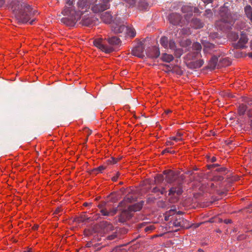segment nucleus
<instances>
[{"instance_id":"obj_25","label":"nucleus","mask_w":252,"mask_h":252,"mask_svg":"<svg viewBox=\"0 0 252 252\" xmlns=\"http://www.w3.org/2000/svg\"><path fill=\"white\" fill-rule=\"evenodd\" d=\"M244 10L247 17L252 22V8L251 5H246L245 7Z\"/></svg>"},{"instance_id":"obj_31","label":"nucleus","mask_w":252,"mask_h":252,"mask_svg":"<svg viewBox=\"0 0 252 252\" xmlns=\"http://www.w3.org/2000/svg\"><path fill=\"white\" fill-rule=\"evenodd\" d=\"M164 176L162 174H158L155 177V182L156 184L161 183L164 180Z\"/></svg>"},{"instance_id":"obj_7","label":"nucleus","mask_w":252,"mask_h":252,"mask_svg":"<svg viewBox=\"0 0 252 252\" xmlns=\"http://www.w3.org/2000/svg\"><path fill=\"white\" fill-rule=\"evenodd\" d=\"M112 0H99V3L91 6L92 11L95 13L103 12L110 8Z\"/></svg>"},{"instance_id":"obj_63","label":"nucleus","mask_w":252,"mask_h":252,"mask_svg":"<svg viewBox=\"0 0 252 252\" xmlns=\"http://www.w3.org/2000/svg\"><path fill=\"white\" fill-rule=\"evenodd\" d=\"M159 192H160V194H164L166 193V191L164 188H162L161 189H160Z\"/></svg>"},{"instance_id":"obj_22","label":"nucleus","mask_w":252,"mask_h":252,"mask_svg":"<svg viewBox=\"0 0 252 252\" xmlns=\"http://www.w3.org/2000/svg\"><path fill=\"white\" fill-rule=\"evenodd\" d=\"M144 204V201H141L139 202H138L134 205L129 206L128 207L129 210L131 211V212H137L140 211L143 207Z\"/></svg>"},{"instance_id":"obj_16","label":"nucleus","mask_w":252,"mask_h":252,"mask_svg":"<svg viewBox=\"0 0 252 252\" xmlns=\"http://www.w3.org/2000/svg\"><path fill=\"white\" fill-rule=\"evenodd\" d=\"M248 39L246 34L242 33L241 35L240 38L238 42L234 44V47L235 49H242L244 48L245 44L247 43Z\"/></svg>"},{"instance_id":"obj_12","label":"nucleus","mask_w":252,"mask_h":252,"mask_svg":"<svg viewBox=\"0 0 252 252\" xmlns=\"http://www.w3.org/2000/svg\"><path fill=\"white\" fill-rule=\"evenodd\" d=\"M203 46V51L205 54H212L218 51V47L209 42L205 41Z\"/></svg>"},{"instance_id":"obj_13","label":"nucleus","mask_w":252,"mask_h":252,"mask_svg":"<svg viewBox=\"0 0 252 252\" xmlns=\"http://www.w3.org/2000/svg\"><path fill=\"white\" fill-rule=\"evenodd\" d=\"M144 51V47L143 44L140 43L132 50L131 53L133 56L140 58H143L145 56Z\"/></svg>"},{"instance_id":"obj_38","label":"nucleus","mask_w":252,"mask_h":252,"mask_svg":"<svg viewBox=\"0 0 252 252\" xmlns=\"http://www.w3.org/2000/svg\"><path fill=\"white\" fill-rule=\"evenodd\" d=\"M108 205H107V203L105 201L101 202L99 204H98L97 207L100 210H102L103 209H105L108 208Z\"/></svg>"},{"instance_id":"obj_42","label":"nucleus","mask_w":252,"mask_h":252,"mask_svg":"<svg viewBox=\"0 0 252 252\" xmlns=\"http://www.w3.org/2000/svg\"><path fill=\"white\" fill-rule=\"evenodd\" d=\"M204 15L207 17L210 18L213 17V13L211 9H208L205 10Z\"/></svg>"},{"instance_id":"obj_43","label":"nucleus","mask_w":252,"mask_h":252,"mask_svg":"<svg viewBox=\"0 0 252 252\" xmlns=\"http://www.w3.org/2000/svg\"><path fill=\"white\" fill-rule=\"evenodd\" d=\"M155 228V226L153 225H150L146 226L144 228V231L146 232H150L153 231Z\"/></svg>"},{"instance_id":"obj_58","label":"nucleus","mask_w":252,"mask_h":252,"mask_svg":"<svg viewBox=\"0 0 252 252\" xmlns=\"http://www.w3.org/2000/svg\"><path fill=\"white\" fill-rule=\"evenodd\" d=\"M244 210H245L247 212H251L252 211V204L250 205L249 208L244 209Z\"/></svg>"},{"instance_id":"obj_27","label":"nucleus","mask_w":252,"mask_h":252,"mask_svg":"<svg viewBox=\"0 0 252 252\" xmlns=\"http://www.w3.org/2000/svg\"><path fill=\"white\" fill-rule=\"evenodd\" d=\"M161 59L164 62L170 63L174 60V57L172 55L164 53L162 55Z\"/></svg>"},{"instance_id":"obj_47","label":"nucleus","mask_w":252,"mask_h":252,"mask_svg":"<svg viewBox=\"0 0 252 252\" xmlns=\"http://www.w3.org/2000/svg\"><path fill=\"white\" fill-rule=\"evenodd\" d=\"M216 171L223 174L226 173V171H227V169L226 168L223 167L216 169Z\"/></svg>"},{"instance_id":"obj_57","label":"nucleus","mask_w":252,"mask_h":252,"mask_svg":"<svg viewBox=\"0 0 252 252\" xmlns=\"http://www.w3.org/2000/svg\"><path fill=\"white\" fill-rule=\"evenodd\" d=\"M164 220L166 221L170 220V222L172 221L171 218H170V217L168 215H167L166 213L164 214Z\"/></svg>"},{"instance_id":"obj_60","label":"nucleus","mask_w":252,"mask_h":252,"mask_svg":"<svg viewBox=\"0 0 252 252\" xmlns=\"http://www.w3.org/2000/svg\"><path fill=\"white\" fill-rule=\"evenodd\" d=\"M170 139L172 141V140H174V141H177L178 140H181L182 138H180L178 137H172L170 138Z\"/></svg>"},{"instance_id":"obj_51","label":"nucleus","mask_w":252,"mask_h":252,"mask_svg":"<svg viewBox=\"0 0 252 252\" xmlns=\"http://www.w3.org/2000/svg\"><path fill=\"white\" fill-rule=\"evenodd\" d=\"M117 161H118V159H116L114 158H111V159H110L108 160V162H109V163H110L111 164H115L117 162Z\"/></svg>"},{"instance_id":"obj_1","label":"nucleus","mask_w":252,"mask_h":252,"mask_svg":"<svg viewBox=\"0 0 252 252\" xmlns=\"http://www.w3.org/2000/svg\"><path fill=\"white\" fill-rule=\"evenodd\" d=\"M19 23H27L37 13L25 0H12L7 4Z\"/></svg>"},{"instance_id":"obj_56","label":"nucleus","mask_w":252,"mask_h":252,"mask_svg":"<svg viewBox=\"0 0 252 252\" xmlns=\"http://www.w3.org/2000/svg\"><path fill=\"white\" fill-rule=\"evenodd\" d=\"M120 173L118 172L116 175V176H113L112 177V180L114 182H115L117 180L118 178H119V176L120 175Z\"/></svg>"},{"instance_id":"obj_28","label":"nucleus","mask_w":252,"mask_h":252,"mask_svg":"<svg viewBox=\"0 0 252 252\" xmlns=\"http://www.w3.org/2000/svg\"><path fill=\"white\" fill-rule=\"evenodd\" d=\"M169 40H168V38L165 36H162L159 40L160 44L164 48H168V42Z\"/></svg>"},{"instance_id":"obj_11","label":"nucleus","mask_w":252,"mask_h":252,"mask_svg":"<svg viewBox=\"0 0 252 252\" xmlns=\"http://www.w3.org/2000/svg\"><path fill=\"white\" fill-rule=\"evenodd\" d=\"M132 216V212L129 210V208L127 209H124L118 216V220L120 222L124 223L130 219Z\"/></svg>"},{"instance_id":"obj_14","label":"nucleus","mask_w":252,"mask_h":252,"mask_svg":"<svg viewBox=\"0 0 252 252\" xmlns=\"http://www.w3.org/2000/svg\"><path fill=\"white\" fill-rule=\"evenodd\" d=\"M169 22L173 25H178L181 24V17L176 13H172L168 16Z\"/></svg>"},{"instance_id":"obj_29","label":"nucleus","mask_w":252,"mask_h":252,"mask_svg":"<svg viewBox=\"0 0 252 252\" xmlns=\"http://www.w3.org/2000/svg\"><path fill=\"white\" fill-rule=\"evenodd\" d=\"M125 34L128 35L131 37H134L136 35V32L134 28L129 27L127 26V30L126 31Z\"/></svg>"},{"instance_id":"obj_64","label":"nucleus","mask_w":252,"mask_h":252,"mask_svg":"<svg viewBox=\"0 0 252 252\" xmlns=\"http://www.w3.org/2000/svg\"><path fill=\"white\" fill-rule=\"evenodd\" d=\"M61 211H62L61 208L58 207V208H57L56 209V210H55V213L56 214H59L60 212H61Z\"/></svg>"},{"instance_id":"obj_34","label":"nucleus","mask_w":252,"mask_h":252,"mask_svg":"<svg viewBox=\"0 0 252 252\" xmlns=\"http://www.w3.org/2000/svg\"><path fill=\"white\" fill-rule=\"evenodd\" d=\"M176 213V208L175 206H172V208L170 209L169 211L166 212V214L167 215H168L170 217H173Z\"/></svg>"},{"instance_id":"obj_53","label":"nucleus","mask_w":252,"mask_h":252,"mask_svg":"<svg viewBox=\"0 0 252 252\" xmlns=\"http://www.w3.org/2000/svg\"><path fill=\"white\" fill-rule=\"evenodd\" d=\"M169 194H173L174 193L176 192V188L172 187L169 190Z\"/></svg>"},{"instance_id":"obj_49","label":"nucleus","mask_w":252,"mask_h":252,"mask_svg":"<svg viewBox=\"0 0 252 252\" xmlns=\"http://www.w3.org/2000/svg\"><path fill=\"white\" fill-rule=\"evenodd\" d=\"M220 165L218 163L212 164H208L207 167L209 169H211L213 168H215L216 167L219 166Z\"/></svg>"},{"instance_id":"obj_24","label":"nucleus","mask_w":252,"mask_h":252,"mask_svg":"<svg viewBox=\"0 0 252 252\" xmlns=\"http://www.w3.org/2000/svg\"><path fill=\"white\" fill-rule=\"evenodd\" d=\"M160 55V51L158 48L154 46L153 47L151 52L149 53L148 56L151 58H157Z\"/></svg>"},{"instance_id":"obj_61","label":"nucleus","mask_w":252,"mask_h":252,"mask_svg":"<svg viewBox=\"0 0 252 252\" xmlns=\"http://www.w3.org/2000/svg\"><path fill=\"white\" fill-rule=\"evenodd\" d=\"M159 190L160 189H159L157 187H155L152 189V192L154 193H157L158 192H159Z\"/></svg>"},{"instance_id":"obj_39","label":"nucleus","mask_w":252,"mask_h":252,"mask_svg":"<svg viewBox=\"0 0 252 252\" xmlns=\"http://www.w3.org/2000/svg\"><path fill=\"white\" fill-rule=\"evenodd\" d=\"M192 178H193L194 180H197V181L199 180L200 179L198 173H191V171H190V180Z\"/></svg>"},{"instance_id":"obj_33","label":"nucleus","mask_w":252,"mask_h":252,"mask_svg":"<svg viewBox=\"0 0 252 252\" xmlns=\"http://www.w3.org/2000/svg\"><path fill=\"white\" fill-rule=\"evenodd\" d=\"M89 219L90 218L88 217L85 215H82L77 219V221L79 223H82L89 220Z\"/></svg>"},{"instance_id":"obj_32","label":"nucleus","mask_w":252,"mask_h":252,"mask_svg":"<svg viewBox=\"0 0 252 252\" xmlns=\"http://www.w3.org/2000/svg\"><path fill=\"white\" fill-rule=\"evenodd\" d=\"M168 48L171 50H175L177 48L176 44L175 41L172 39H169L168 42Z\"/></svg>"},{"instance_id":"obj_21","label":"nucleus","mask_w":252,"mask_h":252,"mask_svg":"<svg viewBox=\"0 0 252 252\" xmlns=\"http://www.w3.org/2000/svg\"><path fill=\"white\" fill-rule=\"evenodd\" d=\"M101 20L105 23L110 24L112 22V17L108 12L102 13L100 16Z\"/></svg>"},{"instance_id":"obj_37","label":"nucleus","mask_w":252,"mask_h":252,"mask_svg":"<svg viewBox=\"0 0 252 252\" xmlns=\"http://www.w3.org/2000/svg\"><path fill=\"white\" fill-rule=\"evenodd\" d=\"M189 11V6L188 5H185L182 7V11L184 13H187L186 15H185V18L187 20L188 18V12Z\"/></svg>"},{"instance_id":"obj_17","label":"nucleus","mask_w":252,"mask_h":252,"mask_svg":"<svg viewBox=\"0 0 252 252\" xmlns=\"http://www.w3.org/2000/svg\"><path fill=\"white\" fill-rule=\"evenodd\" d=\"M219 54L217 55H213L209 60L208 68L211 69H215L217 67H219Z\"/></svg>"},{"instance_id":"obj_10","label":"nucleus","mask_w":252,"mask_h":252,"mask_svg":"<svg viewBox=\"0 0 252 252\" xmlns=\"http://www.w3.org/2000/svg\"><path fill=\"white\" fill-rule=\"evenodd\" d=\"M163 173L166 176L165 180L168 183H172L175 181L178 177L180 172L174 171L171 170H165Z\"/></svg>"},{"instance_id":"obj_5","label":"nucleus","mask_w":252,"mask_h":252,"mask_svg":"<svg viewBox=\"0 0 252 252\" xmlns=\"http://www.w3.org/2000/svg\"><path fill=\"white\" fill-rule=\"evenodd\" d=\"M189 28H183L181 31V33L183 36L182 37V40L180 42V45L182 48H176L174 51L175 56L177 58H180L184 52H186L189 50Z\"/></svg>"},{"instance_id":"obj_9","label":"nucleus","mask_w":252,"mask_h":252,"mask_svg":"<svg viewBox=\"0 0 252 252\" xmlns=\"http://www.w3.org/2000/svg\"><path fill=\"white\" fill-rule=\"evenodd\" d=\"M94 45L106 53H110L114 51L113 47L106 45L101 39H95L94 41Z\"/></svg>"},{"instance_id":"obj_50","label":"nucleus","mask_w":252,"mask_h":252,"mask_svg":"<svg viewBox=\"0 0 252 252\" xmlns=\"http://www.w3.org/2000/svg\"><path fill=\"white\" fill-rule=\"evenodd\" d=\"M157 199V198L155 197H149L147 199V202L149 203H153Z\"/></svg>"},{"instance_id":"obj_15","label":"nucleus","mask_w":252,"mask_h":252,"mask_svg":"<svg viewBox=\"0 0 252 252\" xmlns=\"http://www.w3.org/2000/svg\"><path fill=\"white\" fill-rule=\"evenodd\" d=\"M131 201V199L129 197H128V196L126 197L123 201H121L119 203L118 207L109 209L110 216H113L114 215H115L117 213V212L118 211V208L119 207H123L125 205L126 202H130Z\"/></svg>"},{"instance_id":"obj_18","label":"nucleus","mask_w":252,"mask_h":252,"mask_svg":"<svg viewBox=\"0 0 252 252\" xmlns=\"http://www.w3.org/2000/svg\"><path fill=\"white\" fill-rule=\"evenodd\" d=\"M94 18L89 15H84L80 23L83 26H91L94 24Z\"/></svg>"},{"instance_id":"obj_55","label":"nucleus","mask_w":252,"mask_h":252,"mask_svg":"<svg viewBox=\"0 0 252 252\" xmlns=\"http://www.w3.org/2000/svg\"><path fill=\"white\" fill-rule=\"evenodd\" d=\"M173 67H176V68H177V69H175L176 71L172 72V73H177V74H182L181 70H180V69L177 66H174Z\"/></svg>"},{"instance_id":"obj_59","label":"nucleus","mask_w":252,"mask_h":252,"mask_svg":"<svg viewBox=\"0 0 252 252\" xmlns=\"http://www.w3.org/2000/svg\"><path fill=\"white\" fill-rule=\"evenodd\" d=\"M200 223H196V224H190L189 227L191 228H197L200 225Z\"/></svg>"},{"instance_id":"obj_35","label":"nucleus","mask_w":252,"mask_h":252,"mask_svg":"<svg viewBox=\"0 0 252 252\" xmlns=\"http://www.w3.org/2000/svg\"><path fill=\"white\" fill-rule=\"evenodd\" d=\"M100 212L101 213V215L103 216H111L110 214V210L109 209V207L108 208H106L105 209H103L102 210H100Z\"/></svg>"},{"instance_id":"obj_20","label":"nucleus","mask_w":252,"mask_h":252,"mask_svg":"<svg viewBox=\"0 0 252 252\" xmlns=\"http://www.w3.org/2000/svg\"><path fill=\"white\" fill-rule=\"evenodd\" d=\"M191 26L195 29H199L203 27L204 24L200 19L198 18L192 19L191 21Z\"/></svg>"},{"instance_id":"obj_8","label":"nucleus","mask_w":252,"mask_h":252,"mask_svg":"<svg viewBox=\"0 0 252 252\" xmlns=\"http://www.w3.org/2000/svg\"><path fill=\"white\" fill-rule=\"evenodd\" d=\"M97 0H79L77 3V11H80L81 15L86 12L91 6L94 5Z\"/></svg>"},{"instance_id":"obj_44","label":"nucleus","mask_w":252,"mask_h":252,"mask_svg":"<svg viewBox=\"0 0 252 252\" xmlns=\"http://www.w3.org/2000/svg\"><path fill=\"white\" fill-rule=\"evenodd\" d=\"M230 37L232 40L235 41L238 38L239 35L238 33L235 32H232L230 34Z\"/></svg>"},{"instance_id":"obj_48","label":"nucleus","mask_w":252,"mask_h":252,"mask_svg":"<svg viewBox=\"0 0 252 252\" xmlns=\"http://www.w3.org/2000/svg\"><path fill=\"white\" fill-rule=\"evenodd\" d=\"M177 178H178V180L180 181V182L178 184L179 185H181L182 184V182H183L184 181L185 177L184 175H183V174H181L180 173V174Z\"/></svg>"},{"instance_id":"obj_4","label":"nucleus","mask_w":252,"mask_h":252,"mask_svg":"<svg viewBox=\"0 0 252 252\" xmlns=\"http://www.w3.org/2000/svg\"><path fill=\"white\" fill-rule=\"evenodd\" d=\"M227 4H228V3H225L223 6L220 7V19L216 23V26L220 27L221 30L229 29L233 22L230 11Z\"/></svg>"},{"instance_id":"obj_46","label":"nucleus","mask_w":252,"mask_h":252,"mask_svg":"<svg viewBox=\"0 0 252 252\" xmlns=\"http://www.w3.org/2000/svg\"><path fill=\"white\" fill-rule=\"evenodd\" d=\"M166 153H169L171 154H173L175 153V151L174 150H172L171 149L169 148H166L162 151L161 152L162 154H164Z\"/></svg>"},{"instance_id":"obj_40","label":"nucleus","mask_w":252,"mask_h":252,"mask_svg":"<svg viewBox=\"0 0 252 252\" xmlns=\"http://www.w3.org/2000/svg\"><path fill=\"white\" fill-rule=\"evenodd\" d=\"M106 168V166L103 165L99 166L96 168H94L92 170V172H94L97 174L98 172H102V171Z\"/></svg>"},{"instance_id":"obj_26","label":"nucleus","mask_w":252,"mask_h":252,"mask_svg":"<svg viewBox=\"0 0 252 252\" xmlns=\"http://www.w3.org/2000/svg\"><path fill=\"white\" fill-rule=\"evenodd\" d=\"M247 106L246 105L241 104L239 105L238 108V113L240 116H243L247 110Z\"/></svg>"},{"instance_id":"obj_30","label":"nucleus","mask_w":252,"mask_h":252,"mask_svg":"<svg viewBox=\"0 0 252 252\" xmlns=\"http://www.w3.org/2000/svg\"><path fill=\"white\" fill-rule=\"evenodd\" d=\"M173 66H171L170 65L168 64H164V68L163 69V70L167 73L175 72L176 71L175 69H177V68L173 67Z\"/></svg>"},{"instance_id":"obj_23","label":"nucleus","mask_w":252,"mask_h":252,"mask_svg":"<svg viewBox=\"0 0 252 252\" xmlns=\"http://www.w3.org/2000/svg\"><path fill=\"white\" fill-rule=\"evenodd\" d=\"M105 40L110 45H118L121 43V40L120 38L116 36H112L111 37H109L107 38H105Z\"/></svg>"},{"instance_id":"obj_19","label":"nucleus","mask_w":252,"mask_h":252,"mask_svg":"<svg viewBox=\"0 0 252 252\" xmlns=\"http://www.w3.org/2000/svg\"><path fill=\"white\" fill-rule=\"evenodd\" d=\"M219 67L222 66H228L231 63L229 59L227 58L224 57V55L219 54Z\"/></svg>"},{"instance_id":"obj_6","label":"nucleus","mask_w":252,"mask_h":252,"mask_svg":"<svg viewBox=\"0 0 252 252\" xmlns=\"http://www.w3.org/2000/svg\"><path fill=\"white\" fill-rule=\"evenodd\" d=\"M126 24L124 19L117 16L113 21L112 31L115 33H125L126 31L127 30V26Z\"/></svg>"},{"instance_id":"obj_2","label":"nucleus","mask_w":252,"mask_h":252,"mask_svg":"<svg viewBox=\"0 0 252 252\" xmlns=\"http://www.w3.org/2000/svg\"><path fill=\"white\" fill-rule=\"evenodd\" d=\"M66 5L62 13L65 17L61 19V22L63 24L70 27L75 25L77 21L80 19L81 13L77 11L73 4L74 0H65Z\"/></svg>"},{"instance_id":"obj_62","label":"nucleus","mask_w":252,"mask_h":252,"mask_svg":"<svg viewBox=\"0 0 252 252\" xmlns=\"http://www.w3.org/2000/svg\"><path fill=\"white\" fill-rule=\"evenodd\" d=\"M205 4L212 3L214 0H202Z\"/></svg>"},{"instance_id":"obj_36","label":"nucleus","mask_w":252,"mask_h":252,"mask_svg":"<svg viewBox=\"0 0 252 252\" xmlns=\"http://www.w3.org/2000/svg\"><path fill=\"white\" fill-rule=\"evenodd\" d=\"M172 221H173L172 224L173 226L177 227L181 226V221H179L177 218V217H171Z\"/></svg>"},{"instance_id":"obj_52","label":"nucleus","mask_w":252,"mask_h":252,"mask_svg":"<svg viewBox=\"0 0 252 252\" xmlns=\"http://www.w3.org/2000/svg\"><path fill=\"white\" fill-rule=\"evenodd\" d=\"M208 160L209 162L213 163V162H215L217 160V158L215 157H208Z\"/></svg>"},{"instance_id":"obj_41","label":"nucleus","mask_w":252,"mask_h":252,"mask_svg":"<svg viewBox=\"0 0 252 252\" xmlns=\"http://www.w3.org/2000/svg\"><path fill=\"white\" fill-rule=\"evenodd\" d=\"M119 234L116 232H113L112 234L109 235L107 236V239L110 240H113L115 239L116 238H117L119 236Z\"/></svg>"},{"instance_id":"obj_3","label":"nucleus","mask_w":252,"mask_h":252,"mask_svg":"<svg viewBox=\"0 0 252 252\" xmlns=\"http://www.w3.org/2000/svg\"><path fill=\"white\" fill-rule=\"evenodd\" d=\"M202 46L198 42H195L192 45V50L190 51V69H196L201 67L204 61L201 59Z\"/></svg>"},{"instance_id":"obj_54","label":"nucleus","mask_w":252,"mask_h":252,"mask_svg":"<svg viewBox=\"0 0 252 252\" xmlns=\"http://www.w3.org/2000/svg\"><path fill=\"white\" fill-rule=\"evenodd\" d=\"M127 3L130 5H134L136 3V0H125Z\"/></svg>"},{"instance_id":"obj_45","label":"nucleus","mask_w":252,"mask_h":252,"mask_svg":"<svg viewBox=\"0 0 252 252\" xmlns=\"http://www.w3.org/2000/svg\"><path fill=\"white\" fill-rule=\"evenodd\" d=\"M157 205L158 207L163 208H165L166 207V203L162 200L158 201L157 203Z\"/></svg>"}]
</instances>
